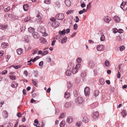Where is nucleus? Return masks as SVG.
<instances>
[{"label": "nucleus", "instance_id": "nucleus-1", "mask_svg": "<svg viewBox=\"0 0 127 127\" xmlns=\"http://www.w3.org/2000/svg\"><path fill=\"white\" fill-rule=\"evenodd\" d=\"M75 102L77 104H81L84 102L83 99L82 97L79 96L76 99Z\"/></svg>", "mask_w": 127, "mask_h": 127}, {"label": "nucleus", "instance_id": "nucleus-2", "mask_svg": "<svg viewBox=\"0 0 127 127\" xmlns=\"http://www.w3.org/2000/svg\"><path fill=\"white\" fill-rule=\"evenodd\" d=\"M90 91L89 88L88 87H86L84 90L85 94L86 96L89 95L90 94Z\"/></svg>", "mask_w": 127, "mask_h": 127}, {"label": "nucleus", "instance_id": "nucleus-3", "mask_svg": "<svg viewBox=\"0 0 127 127\" xmlns=\"http://www.w3.org/2000/svg\"><path fill=\"white\" fill-rule=\"evenodd\" d=\"M59 25L60 23L59 22L57 21L53 22L52 24V26L54 28L57 27Z\"/></svg>", "mask_w": 127, "mask_h": 127}, {"label": "nucleus", "instance_id": "nucleus-4", "mask_svg": "<svg viewBox=\"0 0 127 127\" xmlns=\"http://www.w3.org/2000/svg\"><path fill=\"white\" fill-rule=\"evenodd\" d=\"M56 18H58L59 20H62L64 18V15L62 14H57L56 16Z\"/></svg>", "mask_w": 127, "mask_h": 127}, {"label": "nucleus", "instance_id": "nucleus-5", "mask_svg": "<svg viewBox=\"0 0 127 127\" xmlns=\"http://www.w3.org/2000/svg\"><path fill=\"white\" fill-rule=\"evenodd\" d=\"M32 35L33 38L35 39L38 38L39 36V34L36 32H34L32 34Z\"/></svg>", "mask_w": 127, "mask_h": 127}, {"label": "nucleus", "instance_id": "nucleus-6", "mask_svg": "<svg viewBox=\"0 0 127 127\" xmlns=\"http://www.w3.org/2000/svg\"><path fill=\"white\" fill-rule=\"evenodd\" d=\"M24 52L22 48H19L17 50V52L19 55H21L23 54Z\"/></svg>", "mask_w": 127, "mask_h": 127}, {"label": "nucleus", "instance_id": "nucleus-7", "mask_svg": "<svg viewBox=\"0 0 127 127\" xmlns=\"http://www.w3.org/2000/svg\"><path fill=\"white\" fill-rule=\"evenodd\" d=\"M104 19L106 22L108 23L111 21V18L108 16H105L104 17Z\"/></svg>", "mask_w": 127, "mask_h": 127}, {"label": "nucleus", "instance_id": "nucleus-8", "mask_svg": "<svg viewBox=\"0 0 127 127\" xmlns=\"http://www.w3.org/2000/svg\"><path fill=\"white\" fill-rule=\"evenodd\" d=\"M99 115V113L98 112H94L93 113V117L94 118H96L98 117Z\"/></svg>", "mask_w": 127, "mask_h": 127}, {"label": "nucleus", "instance_id": "nucleus-9", "mask_svg": "<svg viewBox=\"0 0 127 127\" xmlns=\"http://www.w3.org/2000/svg\"><path fill=\"white\" fill-rule=\"evenodd\" d=\"M65 3L66 6L69 7L70 6L71 2L69 0H65Z\"/></svg>", "mask_w": 127, "mask_h": 127}, {"label": "nucleus", "instance_id": "nucleus-10", "mask_svg": "<svg viewBox=\"0 0 127 127\" xmlns=\"http://www.w3.org/2000/svg\"><path fill=\"white\" fill-rule=\"evenodd\" d=\"M103 47L102 45H99L96 48L98 51H101L103 50Z\"/></svg>", "mask_w": 127, "mask_h": 127}, {"label": "nucleus", "instance_id": "nucleus-11", "mask_svg": "<svg viewBox=\"0 0 127 127\" xmlns=\"http://www.w3.org/2000/svg\"><path fill=\"white\" fill-rule=\"evenodd\" d=\"M71 105V103L70 102H66L65 103L64 106L66 108H68L70 107Z\"/></svg>", "mask_w": 127, "mask_h": 127}, {"label": "nucleus", "instance_id": "nucleus-12", "mask_svg": "<svg viewBox=\"0 0 127 127\" xmlns=\"http://www.w3.org/2000/svg\"><path fill=\"white\" fill-rule=\"evenodd\" d=\"M121 114L123 117H125L127 115V112L126 110H122Z\"/></svg>", "mask_w": 127, "mask_h": 127}, {"label": "nucleus", "instance_id": "nucleus-13", "mask_svg": "<svg viewBox=\"0 0 127 127\" xmlns=\"http://www.w3.org/2000/svg\"><path fill=\"white\" fill-rule=\"evenodd\" d=\"M18 86V84L16 83L15 81L13 82L11 84V86L14 88H16Z\"/></svg>", "mask_w": 127, "mask_h": 127}, {"label": "nucleus", "instance_id": "nucleus-14", "mask_svg": "<svg viewBox=\"0 0 127 127\" xmlns=\"http://www.w3.org/2000/svg\"><path fill=\"white\" fill-rule=\"evenodd\" d=\"M28 31L29 32L32 33V34L34 32L35 29L32 27H31L28 28Z\"/></svg>", "mask_w": 127, "mask_h": 127}, {"label": "nucleus", "instance_id": "nucleus-15", "mask_svg": "<svg viewBox=\"0 0 127 127\" xmlns=\"http://www.w3.org/2000/svg\"><path fill=\"white\" fill-rule=\"evenodd\" d=\"M114 20L116 22H118L120 21V18L118 16H115L113 17Z\"/></svg>", "mask_w": 127, "mask_h": 127}, {"label": "nucleus", "instance_id": "nucleus-16", "mask_svg": "<svg viewBox=\"0 0 127 127\" xmlns=\"http://www.w3.org/2000/svg\"><path fill=\"white\" fill-rule=\"evenodd\" d=\"M8 46L7 43L4 42L1 44V46L2 48H6Z\"/></svg>", "mask_w": 127, "mask_h": 127}, {"label": "nucleus", "instance_id": "nucleus-17", "mask_svg": "<svg viewBox=\"0 0 127 127\" xmlns=\"http://www.w3.org/2000/svg\"><path fill=\"white\" fill-rule=\"evenodd\" d=\"M82 121L85 123H87L89 122V119L87 116H85L83 117Z\"/></svg>", "mask_w": 127, "mask_h": 127}, {"label": "nucleus", "instance_id": "nucleus-18", "mask_svg": "<svg viewBox=\"0 0 127 127\" xmlns=\"http://www.w3.org/2000/svg\"><path fill=\"white\" fill-rule=\"evenodd\" d=\"M67 122L70 123H71L72 121V118L71 117H68L67 120Z\"/></svg>", "mask_w": 127, "mask_h": 127}, {"label": "nucleus", "instance_id": "nucleus-19", "mask_svg": "<svg viewBox=\"0 0 127 127\" xmlns=\"http://www.w3.org/2000/svg\"><path fill=\"white\" fill-rule=\"evenodd\" d=\"M89 65L90 67H93L95 66V63L93 61H91L89 63Z\"/></svg>", "mask_w": 127, "mask_h": 127}, {"label": "nucleus", "instance_id": "nucleus-20", "mask_svg": "<svg viewBox=\"0 0 127 127\" xmlns=\"http://www.w3.org/2000/svg\"><path fill=\"white\" fill-rule=\"evenodd\" d=\"M40 41L42 43H45L46 42V40L43 37H41L40 38Z\"/></svg>", "mask_w": 127, "mask_h": 127}, {"label": "nucleus", "instance_id": "nucleus-21", "mask_svg": "<svg viewBox=\"0 0 127 127\" xmlns=\"http://www.w3.org/2000/svg\"><path fill=\"white\" fill-rule=\"evenodd\" d=\"M24 10L25 11H27L29 8V6L27 4H25L23 6Z\"/></svg>", "mask_w": 127, "mask_h": 127}, {"label": "nucleus", "instance_id": "nucleus-22", "mask_svg": "<svg viewBox=\"0 0 127 127\" xmlns=\"http://www.w3.org/2000/svg\"><path fill=\"white\" fill-rule=\"evenodd\" d=\"M69 93L66 91L64 94V97L66 98H68L69 97Z\"/></svg>", "mask_w": 127, "mask_h": 127}, {"label": "nucleus", "instance_id": "nucleus-23", "mask_svg": "<svg viewBox=\"0 0 127 127\" xmlns=\"http://www.w3.org/2000/svg\"><path fill=\"white\" fill-rule=\"evenodd\" d=\"M36 16L39 19H41L43 17V15L40 12L38 13Z\"/></svg>", "mask_w": 127, "mask_h": 127}, {"label": "nucleus", "instance_id": "nucleus-24", "mask_svg": "<svg viewBox=\"0 0 127 127\" xmlns=\"http://www.w3.org/2000/svg\"><path fill=\"white\" fill-rule=\"evenodd\" d=\"M71 74V71L70 70H67L66 72V74L67 76H69Z\"/></svg>", "mask_w": 127, "mask_h": 127}, {"label": "nucleus", "instance_id": "nucleus-25", "mask_svg": "<svg viewBox=\"0 0 127 127\" xmlns=\"http://www.w3.org/2000/svg\"><path fill=\"white\" fill-rule=\"evenodd\" d=\"M3 8V11L5 12H7L10 10V6H8L7 8L4 7Z\"/></svg>", "mask_w": 127, "mask_h": 127}, {"label": "nucleus", "instance_id": "nucleus-26", "mask_svg": "<svg viewBox=\"0 0 127 127\" xmlns=\"http://www.w3.org/2000/svg\"><path fill=\"white\" fill-rule=\"evenodd\" d=\"M99 81V82L101 85H102L104 84L105 82L103 78H100Z\"/></svg>", "mask_w": 127, "mask_h": 127}, {"label": "nucleus", "instance_id": "nucleus-27", "mask_svg": "<svg viewBox=\"0 0 127 127\" xmlns=\"http://www.w3.org/2000/svg\"><path fill=\"white\" fill-rule=\"evenodd\" d=\"M6 26L4 25H0V29L2 30H4L6 28Z\"/></svg>", "mask_w": 127, "mask_h": 127}, {"label": "nucleus", "instance_id": "nucleus-28", "mask_svg": "<svg viewBox=\"0 0 127 127\" xmlns=\"http://www.w3.org/2000/svg\"><path fill=\"white\" fill-rule=\"evenodd\" d=\"M99 91L96 90H95L94 92V95L95 97L97 96L99 94Z\"/></svg>", "mask_w": 127, "mask_h": 127}, {"label": "nucleus", "instance_id": "nucleus-29", "mask_svg": "<svg viewBox=\"0 0 127 127\" xmlns=\"http://www.w3.org/2000/svg\"><path fill=\"white\" fill-rule=\"evenodd\" d=\"M64 121H62L60 124V127H64Z\"/></svg>", "mask_w": 127, "mask_h": 127}, {"label": "nucleus", "instance_id": "nucleus-30", "mask_svg": "<svg viewBox=\"0 0 127 127\" xmlns=\"http://www.w3.org/2000/svg\"><path fill=\"white\" fill-rule=\"evenodd\" d=\"M36 80H35L34 81V80L33 79L32 80V83L36 87H38V85L37 84L36 82H37V81H36Z\"/></svg>", "mask_w": 127, "mask_h": 127}, {"label": "nucleus", "instance_id": "nucleus-31", "mask_svg": "<svg viewBox=\"0 0 127 127\" xmlns=\"http://www.w3.org/2000/svg\"><path fill=\"white\" fill-rule=\"evenodd\" d=\"M12 66L14 67L15 68V69H18L19 68H20V67H21V66H20V65H12ZM12 66H10V67H9V68H10V67H11Z\"/></svg>", "mask_w": 127, "mask_h": 127}, {"label": "nucleus", "instance_id": "nucleus-32", "mask_svg": "<svg viewBox=\"0 0 127 127\" xmlns=\"http://www.w3.org/2000/svg\"><path fill=\"white\" fill-rule=\"evenodd\" d=\"M78 69H77L75 68H73L72 70V72L73 74H75L78 71Z\"/></svg>", "mask_w": 127, "mask_h": 127}, {"label": "nucleus", "instance_id": "nucleus-33", "mask_svg": "<svg viewBox=\"0 0 127 127\" xmlns=\"http://www.w3.org/2000/svg\"><path fill=\"white\" fill-rule=\"evenodd\" d=\"M73 94L75 97H77L78 95V93L76 90H75L73 91Z\"/></svg>", "mask_w": 127, "mask_h": 127}, {"label": "nucleus", "instance_id": "nucleus-34", "mask_svg": "<svg viewBox=\"0 0 127 127\" xmlns=\"http://www.w3.org/2000/svg\"><path fill=\"white\" fill-rule=\"evenodd\" d=\"M9 77L10 79L12 80H14L16 79V77L13 75H10Z\"/></svg>", "mask_w": 127, "mask_h": 127}, {"label": "nucleus", "instance_id": "nucleus-35", "mask_svg": "<svg viewBox=\"0 0 127 127\" xmlns=\"http://www.w3.org/2000/svg\"><path fill=\"white\" fill-rule=\"evenodd\" d=\"M104 64L106 66H108L110 64L109 62L107 60H106L105 61Z\"/></svg>", "mask_w": 127, "mask_h": 127}, {"label": "nucleus", "instance_id": "nucleus-36", "mask_svg": "<svg viewBox=\"0 0 127 127\" xmlns=\"http://www.w3.org/2000/svg\"><path fill=\"white\" fill-rule=\"evenodd\" d=\"M67 40V37H64L61 41L62 43H64L66 42Z\"/></svg>", "mask_w": 127, "mask_h": 127}, {"label": "nucleus", "instance_id": "nucleus-37", "mask_svg": "<svg viewBox=\"0 0 127 127\" xmlns=\"http://www.w3.org/2000/svg\"><path fill=\"white\" fill-rule=\"evenodd\" d=\"M100 39L101 41H103L105 40V37L104 35H102L100 37Z\"/></svg>", "mask_w": 127, "mask_h": 127}, {"label": "nucleus", "instance_id": "nucleus-38", "mask_svg": "<svg viewBox=\"0 0 127 127\" xmlns=\"http://www.w3.org/2000/svg\"><path fill=\"white\" fill-rule=\"evenodd\" d=\"M51 0H45L44 1V3L47 4H49L51 3Z\"/></svg>", "mask_w": 127, "mask_h": 127}, {"label": "nucleus", "instance_id": "nucleus-39", "mask_svg": "<svg viewBox=\"0 0 127 127\" xmlns=\"http://www.w3.org/2000/svg\"><path fill=\"white\" fill-rule=\"evenodd\" d=\"M11 56L10 55H7L5 56V58L6 62H8L9 59L10 58Z\"/></svg>", "mask_w": 127, "mask_h": 127}, {"label": "nucleus", "instance_id": "nucleus-40", "mask_svg": "<svg viewBox=\"0 0 127 127\" xmlns=\"http://www.w3.org/2000/svg\"><path fill=\"white\" fill-rule=\"evenodd\" d=\"M74 11L73 10H68L67 12L66 13V14L67 15H68L69 14H71V13L73 12Z\"/></svg>", "mask_w": 127, "mask_h": 127}, {"label": "nucleus", "instance_id": "nucleus-41", "mask_svg": "<svg viewBox=\"0 0 127 127\" xmlns=\"http://www.w3.org/2000/svg\"><path fill=\"white\" fill-rule=\"evenodd\" d=\"M82 124V122L80 121H78L76 123V126L79 127H80Z\"/></svg>", "mask_w": 127, "mask_h": 127}, {"label": "nucleus", "instance_id": "nucleus-42", "mask_svg": "<svg viewBox=\"0 0 127 127\" xmlns=\"http://www.w3.org/2000/svg\"><path fill=\"white\" fill-rule=\"evenodd\" d=\"M120 50L121 51H122L125 50V47L123 46H122L120 47Z\"/></svg>", "mask_w": 127, "mask_h": 127}, {"label": "nucleus", "instance_id": "nucleus-43", "mask_svg": "<svg viewBox=\"0 0 127 127\" xmlns=\"http://www.w3.org/2000/svg\"><path fill=\"white\" fill-rule=\"evenodd\" d=\"M65 30H64L62 31H60L59 32V33L60 34H64L65 33Z\"/></svg>", "mask_w": 127, "mask_h": 127}, {"label": "nucleus", "instance_id": "nucleus-44", "mask_svg": "<svg viewBox=\"0 0 127 127\" xmlns=\"http://www.w3.org/2000/svg\"><path fill=\"white\" fill-rule=\"evenodd\" d=\"M81 66V64H77L75 66V68L77 69H78L80 68Z\"/></svg>", "mask_w": 127, "mask_h": 127}, {"label": "nucleus", "instance_id": "nucleus-45", "mask_svg": "<svg viewBox=\"0 0 127 127\" xmlns=\"http://www.w3.org/2000/svg\"><path fill=\"white\" fill-rule=\"evenodd\" d=\"M65 115V113H62L61 115L60 116L59 118H63L64 117Z\"/></svg>", "mask_w": 127, "mask_h": 127}, {"label": "nucleus", "instance_id": "nucleus-46", "mask_svg": "<svg viewBox=\"0 0 127 127\" xmlns=\"http://www.w3.org/2000/svg\"><path fill=\"white\" fill-rule=\"evenodd\" d=\"M48 53V52L47 51H45L43 52L42 53V55L44 56L45 55Z\"/></svg>", "mask_w": 127, "mask_h": 127}, {"label": "nucleus", "instance_id": "nucleus-47", "mask_svg": "<svg viewBox=\"0 0 127 127\" xmlns=\"http://www.w3.org/2000/svg\"><path fill=\"white\" fill-rule=\"evenodd\" d=\"M7 71L6 70H5L3 71L2 73V75H4L7 73Z\"/></svg>", "mask_w": 127, "mask_h": 127}, {"label": "nucleus", "instance_id": "nucleus-48", "mask_svg": "<svg viewBox=\"0 0 127 127\" xmlns=\"http://www.w3.org/2000/svg\"><path fill=\"white\" fill-rule=\"evenodd\" d=\"M81 59L80 58H78L77 60V61L78 63H80L81 61Z\"/></svg>", "mask_w": 127, "mask_h": 127}, {"label": "nucleus", "instance_id": "nucleus-49", "mask_svg": "<svg viewBox=\"0 0 127 127\" xmlns=\"http://www.w3.org/2000/svg\"><path fill=\"white\" fill-rule=\"evenodd\" d=\"M76 20L75 21V22L76 23L78 22L79 20V19L78 18V16H76L75 17Z\"/></svg>", "mask_w": 127, "mask_h": 127}, {"label": "nucleus", "instance_id": "nucleus-50", "mask_svg": "<svg viewBox=\"0 0 127 127\" xmlns=\"http://www.w3.org/2000/svg\"><path fill=\"white\" fill-rule=\"evenodd\" d=\"M4 53L3 51H0V58L2 56Z\"/></svg>", "mask_w": 127, "mask_h": 127}, {"label": "nucleus", "instance_id": "nucleus-51", "mask_svg": "<svg viewBox=\"0 0 127 127\" xmlns=\"http://www.w3.org/2000/svg\"><path fill=\"white\" fill-rule=\"evenodd\" d=\"M73 28L74 30H76L77 28V25L76 24H75L73 26Z\"/></svg>", "mask_w": 127, "mask_h": 127}, {"label": "nucleus", "instance_id": "nucleus-52", "mask_svg": "<svg viewBox=\"0 0 127 127\" xmlns=\"http://www.w3.org/2000/svg\"><path fill=\"white\" fill-rule=\"evenodd\" d=\"M113 32L115 33H116L118 32V30L116 28H114L113 30Z\"/></svg>", "mask_w": 127, "mask_h": 127}, {"label": "nucleus", "instance_id": "nucleus-53", "mask_svg": "<svg viewBox=\"0 0 127 127\" xmlns=\"http://www.w3.org/2000/svg\"><path fill=\"white\" fill-rule=\"evenodd\" d=\"M91 3L90 2L89 3L87 6V9H88L90 7H91Z\"/></svg>", "mask_w": 127, "mask_h": 127}, {"label": "nucleus", "instance_id": "nucleus-54", "mask_svg": "<svg viewBox=\"0 0 127 127\" xmlns=\"http://www.w3.org/2000/svg\"><path fill=\"white\" fill-rule=\"evenodd\" d=\"M50 20L52 21H53L54 22L55 21H56V19L54 18H52L50 19Z\"/></svg>", "mask_w": 127, "mask_h": 127}, {"label": "nucleus", "instance_id": "nucleus-55", "mask_svg": "<svg viewBox=\"0 0 127 127\" xmlns=\"http://www.w3.org/2000/svg\"><path fill=\"white\" fill-rule=\"evenodd\" d=\"M24 74H25L26 76L28 75V73L27 70H25L24 72Z\"/></svg>", "mask_w": 127, "mask_h": 127}, {"label": "nucleus", "instance_id": "nucleus-56", "mask_svg": "<svg viewBox=\"0 0 127 127\" xmlns=\"http://www.w3.org/2000/svg\"><path fill=\"white\" fill-rule=\"evenodd\" d=\"M121 76L120 74L119 71L118 72V73L117 74V77L118 78H120Z\"/></svg>", "mask_w": 127, "mask_h": 127}, {"label": "nucleus", "instance_id": "nucleus-57", "mask_svg": "<svg viewBox=\"0 0 127 127\" xmlns=\"http://www.w3.org/2000/svg\"><path fill=\"white\" fill-rule=\"evenodd\" d=\"M26 90L25 89H24L23 90V94L24 95H26Z\"/></svg>", "mask_w": 127, "mask_h": 127}, {"label": "nucleus", "instance_id": "nucleus-58", "mask_svg": "<svg viewBox=\"0 0 127 127\" xmlns=\"http://www.w3.org/2000/svg\"><path fill=\"white\" fill-rule=\"evenodd\" d=\"M21 114L20 113H18L17 114V116L19 117H21Z\"/></svg>", "mask_w": 127, "mask_h": 127}, {"label": "nucleus", "instance_id": "nucleus-59", "mask_svg": "<svg viewBox=\"0 0 127 127\" xmlns=\"http://www.w3.org/2000/svg\"><path fill=\"white\" fill-rule=\"evenodd\" d=\"M86 6L85 4L84 3H82L81 4V6L82 7L84 8Z\"/></svg>", "mask_w": 127, "mask_h": 127}, {"label": "nucleus", "instance_id": "nucleus-60", "mask_svg": "<svg viewBox=\"0 0 127 127\" xmlns=\"http://www.w3.org/2000/svg\"><path fill=\"white\" fill-rule=\"evenodd\" d=\"M43 62L42 61L40 62L39 63V65L40 66H42L43 64Z\"/></svg>", "mask_w": 127, "mask_h": 127}, {"label": "nucleus", "instance_id": "nucleus-61", "mask_svg": "<svg viewBox=\"0 0 127 127\" xmlns=\"http://www.w3.org/2000/svg\"><path fill=\"white\" fill-rule=\"evenodd\" d=\"M42 35L44 36H46L48 35V34L46 32H45L42 34Z\"/></svg>", "mask_w": 127, "mask_h": 127}, {"label": "nucleus", "instance_id": "nucleus-62", "mask_svg": "<svg viewBox=\"0 0 127 127\" xmlns=\"http://www.w3.org/2000/svg\"><path fill=\"white\" fill-rule=\"evenodd\" d=\"M37 95H38L37 94L34 93L32 94V96L33 97H35Z\"/></svg>", "mask_w": 127, "mask_h": 127}, {"label": "nucleus", "instance_id": "nucleus-63", "mask_svg": "<svg viewBox=\"0 0 127 127\" xmlns=\"http://www.w3.org/2000/svg\"><path fill=\"white\" fill-rule=\"evenodd\" d=\"M51 91V88H49L47 90V93H49Z\"/></svg>", "mask_w": 127, "mask_h": 127}, {"label": "nucleus", "instance_id": "nucleus-64", "mask_svg": "<svg viewBox=\"0 0 127 127\" xmlns=\"http://www.w3.org/2000/svg\"><path fill=\"white\" fill-rule=\"evenodd\" d=\"M106 82L107 84H108V85H109L110 84V80H106Z\"/></svg>", "mask_w": 127, "mask_h": 127}]
</instances>
